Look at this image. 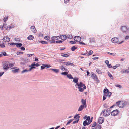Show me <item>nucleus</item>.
Instances as JSON below:
<instances>
[{
  "mask_svg": "<svg viewBox=\"0 0 129 129\" xmlns=\"http://www.w3.org/2000/svg\"><path fill=\"white\" fill-rule=\"evenodd\" d=\"M86 86L85 85H84L83 86V88H78L79 89V91L80 92H83L84 91V89H86Z\"/></svg>",
  "mask_w": 129,
  "mask_h": 129,
  "instance_id": "obj_16",
  "label": "nucleus"
},
{
  "mask_svg": "<svg viewBox=\"0 0 129 129\" xmlns=\"http://www.w3.org/2000/svg\"><path fill=\"white\" fill-rule=\"evenodd\" d=\"M109 92V90L107 88L105 89L103 91L104 93L107 94Z\"/></svg>",
  "mask_w": 129,
  "mask_h": 129,
  "instance_id": "obj_25",
  "label": "nucleus"
},
{
  "mask_svg": "<svg viewBox=\"0 0 129 129\" xmlns=\"http://www.w3.org/2000/svg\"><path fill=\"white\" fill-rule=\"evenodd\" d=\"M84 108H85V106L83 105H81L78 108V111H82Z\"/></svg>",
  "mask_w": 129,
  "mask_h": 129,
  "instance_id": "obj_11",
  "label": "nucleus"
},
{
  "mask_svg": "<svg viewBox=\"0 0 129 129\" xmlns=\"http://www.w3.org/2000/svg\"><path fill=\"white\" fill-rule=\"evenodd\" d=\"M91 77L93 79L95 80L98 83L100 81L98 79L97 76L96 75L94 74V72H91Z\"/></svg>",
  "mask_w": 129,
  "mask_h": 129,
  "instance_id": "obj_3",
  "label": "nucleus"
},
{
  "mask_svg": "<svg viewBox=\"0 0 129 129\" xmlns=\"http://www.w3.org/2000/svg\"><path fill=\"white\" fill-rule=\"evenodd\" d=\"M108 74L109 76L111 79H113V77L109 72H108Z\"/></svg>",
  "mask_w": 129,
  "mask_h": 129,
  "instance_id": "obj_31",
  "label": "nucleus"
},
{
  "mask_svg": "<svg viewBox=\"0 0 129 129\" xmlns=\"http://www.w3.org/2000/svg\"><path fill=\"white\" fill-rule=\"evenodd\" d=\"M33 66H36V67H38L40 66V64L38 63L35 64V62H33L31 64Z\"/></svg>",
  "mask_w": 129,
  "mask_h": 129,
  "instance_id": "obj_30",
  "label": "nucleus"
},
{
  "mask_svg": "<svg viewBox=\"0 0 129 129\" xmlns=\"http://www.w3.org/2000/svg\"><path fill=\"white\" fill-rule=\"evenodd\" d=\"M28 72V70L25 69L22 71L21 73L23 74L25 72Z\"/></svg>",
  "mask_w": 129,
  "mask_h": 129,
  "instance_id": "obj_42",
  "label": "nucleus"
},
{
  "mask_svg": "<svg viewBox=\"0 0 129 129\" xmlns=\"http://www.w3.org/2000/svg\"><path fill=\"white\" fill-rule=\"evenodd\" d=\"M14 26L12 25L11 26H9V28H10V29L11 28H13Z\"/></svg>",
  "mask_w": 129,
  "mask_h": 129,
  "instance_id": "obj_64",
  "label": "nucleus"
},
{
  "mask_svg": "<svg viewBox=\"0 0 129 129\" xmlns=\"http://www.w3.org/2000/svg\"><path fill=\"white\" fill-rule=\"evenodd\" d=\"M80 116H79L78 115H76L74 117V118L75 120H77L79 119V118Z\"/></svg>",
  "mask_w": 129,
  "mask_h": 129,
  "instance_id": "obj_24",
  "label": "nucleus"
},
{
  "mask_svg": "<svg viewBox=\"0 0 129 129\" xmlns=\"http://www.w3.org/2000/svg\"><path fill=\"white\" fill-rule=\"evenodd\" d=\"M107 67L109 68H111L112 67V66L111 64H109L107 65Z\"/></svg>",
  "mask_w": 129,
  "mask_h": 129,
  "instance_id": "obj_58",
  "label": "nucleus"
},
{
  "mask_svg": "<svg viewBox=\"0 0 129 129\" xmlns=\"http://www.w3.org/2000/svg\"><path fill=\"white\" fill-rule=\"evenodd\" d=\"M120 29L123 32H126L128 31H129V28H128L125 26H121Z\"/></svg>",
  "mask_w": 129,
  "mask_h": 129,
  "instance_id": "obj_5",
  "label": "nucleus"
},
{
  "mask_svg": "<svg viewBox=\"0 0 129 129\" xmlns=\"http://www.w3.org/2000/svg\"><path fill=\"white\" fill-rule=\"evenodd\" d=\"M115 86L117 87H118L120 88H122V87L120 85H116Z\"/></svg>",
  "mask_w": 129,
  "mask_h": 129,
  "instance_id": "obj_62",
  "label": "nucleus"
},
{
  "mask_svg": "<svg viewBox=\"0 0 129 129\" xmlns=\"http://www.w3.org/2000/svg\"><path fill=\"white\" fill-rule=\"evenodd\" d=\"M77 48L76 47L74 46H73L71 48V50L72 51H75L76 49H77Z\"/></svg>",
  "mask_w": 129,
  "mask_h": 129,
  "instance_id": "obj_34",
  "label": "nucleus"
},
{
  "mask_svg": "<svg viewBox=\"0 0 129 129\" xmlns=\"http://www.w3.org/2000/svg\"><path fill=\"white\" fill-rule=\"evenodd\" d=\"M60 38V37L57 36H53L51 38L52 40H56L59 39Z\"/></svg>",
  "mask_w": 129,
  "mask_h": 129,
  "instance_id": "obj_15",
  "label": "nucleus"
},
{
  "mask_svg": "<svg viewBox=\"0 0 129 129\" xmlns=\"http://www.w3.org/2000/svg\"><path fill=\"white\" fill-rule=\"evenodd\" d=\"M90 124L89 123V122H87V121L85 120L84 121L83 123V125L84 126H86L89 125Z\"/></svg>",
  "mask_w": 129,
  "mask_h": 129,
  "instance_id": "obj_19",
  "label": "nucleus"
},
{
  "mask_svg": "<svg viewBox=\"0 0 129 129\" xmlns=\"http://www.w3.org/2000/svg\"><path fill=\"white\" fill-rule=\"evenodd\" d=\"M62 41L61 40H58L56 41L55 42L57 43H62Z\"/></svg>",
  "mask_w": 129,
  "mask_h": 129,
  "instance_id": "obj_48",
  "label": "nucleus"
},
{
  "mask_svg": "<svg viewBox=\"0 0 129 129\" xmlns=\"http://www.w3.org/2000/svg\"><path fill=\"white\" fill-rule=\"evenodd\" d=\"M81 103L83 104V105L85 106V108H86V102L85 100H84L82 99H81Z\"/></svg>",
  "mask_w": 129,
  "mask_h": 129,
  "instance_id": "obj_14",
  "label": "nucleus"
},
{
  "mask_svg": "<svg viewBox=\"0 0 129 129\" xmlns=\"http://www.w3.org/2000/svg\"><path fill=\"white\" fill-rule=\"evenodd\" d=\"M9 61H6L4 63L3 65V68L5 70H7L9 68Z\"/></svg>",
  "mask_w": 129,
  "mask_h": 129,
  "instance_id": "obj_2",
  "label": "nucleus"
},
{
  "mask_svg": "<svg viewBox=\"0 0 129 129\" xmlns=\"http://www.w3.org/2000/svg\"><path fill=\"white\" fill-rule=\"evenodd\" d=\"M105 63L107 65L109 64V62L108 60H106L105 61Z\"/></svg>",
  "mask_w": 129,
  "mask_h": 129,
  "instance_id": "obj_59",
  "label": "nucleus"
},
{
  "mask_svg": "<svg viewBox=\"0 0 129 129\" xmlns=\"http://www.w3.org/2000/svg\"><path fill=\"white\" fill-rule=\"evenodd\" d=\"M74 41H70L69 42L71 44H74L76 43L77 42L80 41L81 40V37L79 36H76L74 38Z\"/></svg>",
  "mask_w": 129,
  "mask_h": 129,
  "instance_id": "obj_1",
  "label": "nucleus"
},
{
  "mask_svg": "<svg viewBox=\"0 0 129 129\" xmlns=\"http://www.w3.org/2000/svg\"><path fill=\"white\" fill-rule=\"evenodd\" d=\"M44 38L46 40H49L50 38V37L48 36H46L44 37Z\"/></svg>",
  "mask_w": 129,
  "mask_h": 129,
  "instance_id": "obj_45",
  "label": "nucleus"
},
{
  "mask_svg": "<svg viewBox=\"0 0 129 129\" xmlns=\"http://www.w3.org/2000/svg\"><path fill=\"white\" fill-rule=\"evenodd\" d=\"M7 17H5L4 19V22H5L7 20Z\"/></svg>",
  "mask_w": 129,
  "mask_h": 129,
  "instance_id": "obj_60",
  "label": "nucleus"
},
{
  "mask_svg": "<svg viewBox=\"0 0 129 129\" xmlns=\"http://www.w3.org/2000/svg\"><path fill=\"white\" fill-rule=\"evenodd\" d=\"M112 94V93L111 92H109L107 94V96L108 97H110Z\"/></svg>",
  "mask_w": 129,
  "mask_h": 129,
  "instance_id": "obj_41",
  "label": "nucleus"
},
{
  "mask_svg": "<svg viewBox=\"0 0 129 129\" xmlns=\"http://www.w3.org/2000/svg\"><path fill=\"white\" fill-rule=\"evenodd\" d=\"M45 67H47V68H50L51 67V66L50 65H48L47 64H44Z\"/></svg>",
  "mask_w": 129,
  "mask_h": 129,
  "instance_id": "obj_51",
  "label": "nucleus"
},
{
  "mask_svg": "<svg viewBox=\"0 0 129 129\" xmlns=\"http://www.w3.org/2000/svg\"><path fill=\"white\" fill-rule=\"evenodd\" d=\"M90 116H88L87 117V118L86 119V121H87L88 122H89L90 120Z\"/></svg>",
  "mask_w": 129,
  "mask_h": 129,
  "instance_id": "obj_50",
  "label": "nucleus"
},
{
  "mask_svg": "<svg viewBox=\"0 0 129 129\" xmlns=\"http://www.w3.org/2000/svg\"><path fill=\"white\" fill-rule=\"evenodd\" d=\"M61 74H62V75H67V74H68V73L67 72H62Z\"/></svg>",
  "mask_w": 129,
  "mask_h": 129,
  "instance_id": "obj_39",
  "label": "nucleus"
},
{
  "mask_svg": "<svg viewBox=\"0 0 129 129\" xmlns=\"http://www.w3.org/2000/svg\"><path fill=\"white\" fill-rule=\"evenodd\" d=\"M33 66H32V65L31 64V65L30 66L31 67L29 69V70H28V71H31L32 69L34 68V67H33Z\"/></svg>",
  "mask_w": 129,
  "mask_h": 129,
  "instance_id": "obj_47",
  "label": "nucleus"
},
{
  "mask_svg": "<svg viewBox=\"0 0 129 129\" xmlns=\"http://www.w3.org/2000/svg\"><path fill=\"white\" fill-rule=\"evenodd\" d=\"M95 39L94 38H90V42H95Z\"/></svg>",
  "mask_w": 129,
  "mask_h": 129,
  "instance_id": "obj_28",
  "label": "nucleus"
},
{
  "mask_svg": "<svg viewBox=\"0 0 129 129\" xmlns=\"http://www.w3.org/2000/svg\"><path fill=\"white\" fill-rule=\"evenodd\" d=\"M49 41L50 42H51L53 43H55V42H56L54 40H50Z\"/></svg>",
  "mask_w": 129,
  "mask_h": 129,
  "instance_id": "obj_63",
  "label": "nucleus"
},
{
  "mask_svg": "<svg viewBox=\"0 0 129 129\" xmlns=\"http://www.w3.org/2000/svg\"><path fill=\"white\" fill-rule=\"evenodd\" d=\"M6 22H5L4 23H3V25L2 26V29L3 28H6Z\"/></svg>",
  "mask_w": 129,
  "mask_h": 129,
  "instance_id": "obj_40",
  "label": "nucleus"
},
{
  "mask_svg": "<svg viewBox=\"0 0 129 129\" xmlns=\"http://www.w3.org/2000/svg\"><path fill=\"white\" fill-rule=\"evenodd\" d=\"M17 43H11V44H10V45H11V46H15L16 45Z\"/></svg>",
  "mask_w": 129,
  "mask_h": 129,
  "instance_id": "obj_57",
  "label": "nucleus"
},
{
  "mask_svg": "<svg viewBox=\"0 0 129 129\" xmlns=\"http://www.w3.org/2000/svg\"><path fill=\"white\" fill-rule=\"evenodd\" d=\"M2 55L4 56H6V54L5 52H2Z\"/></svg>",
  "mask_w": 129,
  "mask_h": 129,
  "instance_id": "obj_61",
  "label": "nucleus"
},
{
  "mask_svg": "<svg viewBox=\"0 0 129 129\" xmlns=\"http://www.w3.org/2000/svg\"><path fill=\"white\" fill-rule=\"evenodd\" d=\"M79 120V119H78L77 120H76V121H75L73 122V124H74L75 123H77L78 122Z\"/></svg>",
  "mask_w": 129,
  "mask_h": 129,
  "instance_id": "obj_54",
  "label": "nucleus"
},
{
  "mask_svg": "<svg viewBox=\"0 0 129 129\" xmlns=\"http://www.w3.org/2000/svg\"><path fill=\"white\" fill-rule=\"evenodd\" d=\"M121 102V101H119L117 102L116 103V105L117 106H118L120 107H121L120 106H119V105L120 104V103Z\"/></svg>",
  "mask_w": 129,
  "mask_h": 129,
  "instance_id": "obj_33",
  "label": "nucleus"
},
{
  "mask_svg": "<svg viewBox=\"0 0 129 129\" xmlns=\"http://www.w3.org/2000/svg\"><path fill=\"white\" fill-rule=\"evenodd\" d=\"M93 52L92 50H90L89 51L87 55L88 56L90 55L93 53Z\"/></svg>",
  "mask_w": 129,
  "mask_h": 129,
  "instance_id": "obj_38",
  "label": "nucleus"
},
{
  "mask_svg": "<svg viewBox=\"0 0 129 129\" xmlns=\"http://www.w3.org/2000/svg\"><path fill=\"white\" fill-rule=\"evenodd\" d=\"M123 73H128L129 72V70L128 69H126L123 72Z\"/></svg>",
  "mask_w": 129,
  "mask_h": 129,
  "instance_id": "obj_52",
  "label": "nucleus"
},
{
  "mask_svg": "<svg viewBox=\"0 0 129 129\" xmlns=\"http://www.w3.org/2000/svg\"><path fill=\"white\" fill-rule=\"evenodd\" d=\"M119 41V39L115 37L112 38L111 39V41L114 43H116L118 42Z\"/></svg>",
  "mask_w": 129,
  "mask_h": 129,
  "instance_id": "obj_7",
  "label": "nucleus"
},
{
  "mask_svg": "<svg viewBox=\"0 0 129 129\" xmlns=\"http://www.w3.org/2000/svg\"><path fill=\"white\" fill-rule=\"evenodd\" d=\"M101 126L100 125H97L96 129H101Z\"/></svg>",
  "mask_w": 129,
  "mask_h": 129,
  "instance_id": "obj_36",
  "label": "nucleus"
},
{
  "mask_svg": "<svg viewBox=\"0 0 129 129\" xmlns=\"http://www.w3.org/2000/svg\"><path fill=\"white\" fill-rule=\"evenodd\" d=\"M49 70H52L56 73H58L59 71V69H58L50 68L49 69Z\"/></svg>",
  "mask_w": 129,
  "mask_h": 129,
  "instance_id": "obj_12",
  "label": "nucleus"
},
{
  "mask_svg": "<svg viewBox=\"0 0 129 129\" xmlns=\"http://www.w3.org/2000/svg\"><path fill=\"white\" fill-rule=\"evenodd\" d=\"M96 72L99 74H102V72L99 69L96 70Z\"/></svg>",
  "mask_w": 129,
  "mask_h": 129,
  "instance_id": "obj_37",
  "label": "nucleus"
},
{
  "mask_svg": "<svg viewBox=\"0 0 129 129\" xmlns=\"http://www.w3.org/2000/svg\"><path fill=\"white\" fill-rule=\"evenodd\" d=\"M66 36L67 38H68L69 39H72L73 38V37L72 35L70 34H68Z\"/></svg>",
  "mask_w": 129,
  "mask_h": 129,
  "instance_id": "obj_17",
  "label": "nucleus"
},
{
  "mask_svg": "<svg viewBox=\"0 0 129 129\" xmlns=\"http://www.w3.org/2000/svg\"><path fill=\"white\" fill-rule=\"evenodd\" d=\"M96 122H94V123L92 124V127H94L96 126Z\"/></svg>",
  "mask_w": 129,
  "mask_h": 129,
  "instance_id": "obj_49",
  "label": "nucleus"
},
{
  "mask_svg": "<svg viewBox=\"0 0 129 129\" xmlns=\"http://www.w3.org/2000/svg\"><path fill=\"white\" fill-rule=\"evenodd\" d=\"M19 69L18 68L17 69L13 70H12V72L14 73H15L17 72H18L19 71Z\"/></svg>",
  "mask_w": 129,
  "mask_h": 129,
  "instance_id": "obj_21",
  "label": "nucleus"
},
{
  "mask_svg": "<svg viewBox=\"0 0 129 129\" xmlns=\"http://www.w3.org/2000/svg\"><path fill=\"white\" fill-rule=\"evenodd\" d=\"M45 68V67L44 64H42V66H41V69L42 70L44 69Z\"/></svg>",
  "mask_w": 129,
  "mask_h": 129,
  "instance_id": "obj_46",
  "label": "nucleus"
},
{
  "mask_svg": "<svg viewBox=\"0 0 129 129\" xmlns=\"http://www.w3.org/2000/svg\"><path fill=\"white\" fill-rule=\"evenodd\" d=\"M67 77L69 79H73V77H72V75L70 74H68L67 75Z\"/></svg>",
  "mask_w": 129,
  "mask_h": 129,
  "instance_id": "obj_22",
  "label": "nucleus"
},
{
  "mask_svg": "<svg viewBox=\"0 0 129 129\" xmlns=\"http://www.w3.org/2000/svg\"><path fill=\"white\" fill-rule=\"evenodd\" d=\"M110 113L111 112H110V110H107L106 111H102L101 114L102 113L104 116H109L110 114Z\"/></svg>",
  "mask_w": 129,
  "mask_h": 129,
  "instance_id": "obj_4",
  "label": "nucleus"
},
{
  "mask_svg": "<svg viewBox=\"0 0 129 129\" xmlns=\"http://www.w3.org/2000/svg\"><path fill=\"white\" fill-rule=\"evenodd\" d=\"M27 38L28 40H31L34 38V37L33 35H29L28 37Z\"/></svg>",
  "mask_w": 129,
  "mask_h": 129,
  "instance_id": "obj_23",
  "label": "nucleus"
},
{
  "mask_svg": "<svg viewBox=\"0 0 129 129\" xmlns=\"http://www.w3.org/2000/svg\"><path fill=\"white\" fill-rule=\"evenodd\" d=\"M73 80V82L74 83H77L78 81V79L77 78H74Z\"/></svg>",
  "mask_w": 129,
  "mask_h": 129,
  "instance_id": "obj_26",
  "label": "nucleus"
},
{
  "mask_svg": "<svg viewBox=\"0 0 129 129\" xmlns=\"http://www.w3.org/2000/svg\"><path fill=\"white\" fill-rule=\"evenodd\" d=\"M0 46L2 48H4L5 47V45L3 44H0Z\"/></svg>",
  "mask_w": 129,
  "mask_h": 129,
  "instance_id": "obj_56",
  "label": "nucleus"
},
{
  "mask_svg": "<svg viewBox=\"0 0 129 129\" xmlns=\"http://www.w3.org/2000/svg\"><path fill=\"white\" fill-rule=\"evenodd\" d=\"M3 41L5 42H8L10 41V39L7 36H5L3 38Z\"/></svg>",
  "mask_w": 129,
  "mask_h": 129,
  "instance_id": "obj_9",
  "label": "nucleus"
},
{
  "mask_svg": "<svg viewBox=\"0 0 129 129\" xmlns=\"http://www.w3.org/2000/svg\"><path fill=\"white\" fill-rule=\"evenodd\" d=\"M14 63H10L9 62V68L13 67L14 66Z\"/></svg>",
  "mask_w": 129,
  "mask_h": 129,
  "instance_id": "obj_32",
  "label": "nucleus"
},
{
  "mask_svg": "<svg viewBox=\"0 0 129 129\" xmlns=\"http://www.w3.org/2000/svg\"><path fill=\"white\" fill-rule=\"evenodd\" d=\"M23 52H17V55H19L20 54H23Z\"/></svg>",
  "mask_w": 129,
  "mask_h": 129,
  "instance_id": "obj_55",
  "label": "nucleus"
},
{
  "mask_svg": "<svg viewBox=\"0 0 129 129\" xmlns=\"http://www.w3.org/2000/svg\"><path fill=\"white\" fill-rule=\"evenodd\" d=\"M31 30L34 33H35L36 32V30L35 28V27L34 26H31Z\"/></svg>",
  "mask_w": 129,
  "mask_h": 129,
  "instance_id": "obj_13",
  "label": "nucleus"
},
{
  "mask_svg": "<svg viewBox=\"0 0 129 129\" xmlns=\"http://www.w3.org/2000/svg\"><path fill=\"white\" fill-rule=\"evenodd\" d=\"M22 46V44L21 43H17L16 46L18 47H19Z\"/></svg>",
  "mask_w": 129,
  "mask_h": 129,
  "instance_id": "obj_35",
  "label": "nucleus"
},
{
  "mask_svg": "<svg viewBox=\"0 0 129 129\" xmlns=\"http://www.w3.org/2000/svg\"><path fill=\"white\" fill-rule=\"evenodd\" d=\"M60 68L61 70L64 71L63 69H65V67L63 66H60Z\"/></svg>",
  "mask_w": 129,
  "mask_h": 129,
  "instance_id": "obj_53",
  "label": "nucleus"
},
{
  "mask_svg": "<svg viewBox=\"0 0 129 129\" xmlns=\"http://www.w3.org/2000/svg\"><path fill=\"white\" fill-rule=\"evenodd\" d=\"M63 40H65L67 39V36L66 35H60V38Z\"/></svg>",
  "mask_w": 129,
  "mask_h": 129,
  "instance_id": "obj_10",
  "label": "nucleus"
},
{
  "mask_svg": "<svg viewBox=\"0 0 129 129\" xmlns=\"http://www.w3.org/2000/svg\"><path fill=\"white\" fill-rule=\"evenodd\" d=\"M65 65L66 66H68V65L73 66V63H71V62H66L65 63Z\"/></svg>",
  "mask_w": 129,
  "mask_h": 129,
  "instance_id": "obj_29",
  "label": "nucleus"
},
{
  "mask_svg": "<svg viewBox=\"0 0 129 129\" xmlns=\"http://www.w3.org/2000/svg\"><path fill=\"white\" fill-rule=\"evenodd\" d=\"M70 55V54L68 53L67 54L62 53L61 54V56L63 57H68Z\"/></svg>",
  "mask_w": 129,
  "mask_h": 129,
  "instance_id": "obj_18",
  "label": "nucleus"
},
{
  "mask_svg": "<svg viewBox=\"0 0 129 129\" xmlns=\"http://www.w3.org/2000/svg\"><path fill=\"white\" fill-rule=\"evenodd\" d=\"M111 115L113 116L116 115L118 113V110L117 109L114 110L111 112Z\"/></svg>",
  "mask_w": 129,
  "mask_h": 129,
  "instance_id": "obj_6",
  "label": "nucleus"
},
{
  "mask_svg": "<svg viewBox=\"0 0 129 129\" xmlns=\"http://www.w3.org/2000/svg\"><path fill=\"white\" fill-rule=\"evenodd\" d=\"M84 85H85L84 84H83L82 82H80L79 84V86L78 87V88H81L83 86H84Z\"/></svg>",
  "mask_w": 129,
  "mask_h": 129,
  "instance_id": "obj_20",
  "label": "nucleus"
},
{
  "mask_svg": "<svg viewBox=\"0 0 129 129\" xmlns=\"http://www.w3.org/2000/svg\"><path fill=\"white\" fill-rule=\"evenodd\" d=\"M107 53L113 56H115L116 55V54L115 53H110L108 52H107Z\"/></svg>",
  "mask_w": 129,
  "mask_h": 129,
  "instance_id": "obj_44",
  "label": "nucleus"
},
{
  "mask_svg": "<svg viewBox=\"0 0 129 129\" xmlns=\"http://www.w3.org/2000/svg\"><path fill=\"white\" fill-rule=\"evenodd\" d=\"M74 120V119H72L70 120H69L68 122H67V124H66V126L69 125L70 123L72 122Z\"/></svg>",
  "mask_w": 129,
  "mask_h": 129,
  "instance_id": "obj_27",
  "label": "nucleus"
},
{
  "mask_svg": "<svg viewBox=\"0 0 129 129\" xmlns=\"http://www.w3.org/2000/svg\"><path fill=\"white\" fill-rule=\"evenodd\" d=\"M40 42L43 44H48V43L46 42L45 41H40Z\"/></svg>",
  "mask_w": 129,
  "mask_h": 129,
  "instance_id": "obj_43",
  "label": "nucleus"
},
{
  "mask_svg": "<svg viewBox=\"0 0 129 129\" xmlns=\"http://www.w3.org/2000/svg\"><path fill=\"white\" fill-rule=\"evenodd\" d=\"M98 121L100 124H101L104 121V118L102 117H100L99 118Z\"/></svg>",
  "mask_w": 129,
  "mask_h": 129,
  "instance_id": "obj_8",
  "label": "nucleus"
}]
</instances>
